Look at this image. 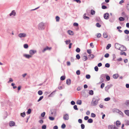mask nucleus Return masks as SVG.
Returning a JSON list of instances; mask_svg holds the SVG:
<instances>
[{"mask_svg": "<svg viewBox=\"0 0 129 129\" xmlns=\"http://www.w3.org/2000/svg\"><path fill=\"white\" fill-rule=\"evenodd\" d=\"M100 100V98L98 96L93 97L91 102V105L92 106H95L98 104L99 101Z\"/></svg>", "mask_w": 129, "mask_h": 129, "instance_id": "f257e3e1", "label": "nucleus"}, {"mask_svg": "<svg viewBox=\"0 0 129 129\" xmlns=\"http://www.w3.org/2000/svg\"><path fill=\"white\" fill-rule=\"evenodd\" d=\"M38 28L40 30L44 29L45 28L44 23L43 22L40 23L38 25Z\"/></svg>", "mask_w": 129, "mask_h": 129, "instance_id": "f03ea898", "label": "nucleus"}, {"mask_svg": "<svg viewBox=\"0 0 129 129\" xmlns=\"http://www.w3.org/2000/svg\"><path fill=\"white\" fill-rule=\"evenodd\" d=\"M18 36L20 38H24L27 36V35L25 33H22L19 34Z\"/></svg>", "mask_w": 129, "mask_h": 129, "instance_id": "7ed1b4c3", "label": "nucleus"}, {"mask_svg": "<svg viewBox=\"0 0 129 129\" xmlns=\"http://www.w3.org/2000/svg\"><path fill=\"white\" fill-rule=\"evenodd\" d=\"M37 51L36 50H30L29 51V53L31 56L37 53Z\"/></svg>", "mask_w": 129, "mask_h": 129, "instance_id": "20e7f679", "label": "nucleus"}, {"mask_svg": "<svg viewBox=\"0 0 129 129\" xmlns=\"http://www.w3.org/2000/svg\"><path fill=\"white\" fill-rule=\"evenodd\" d=\"M108 129H118V128L113 125H109L108 126Z\"/></svg>", "mask_w": 129, "mask_h": 129, "instance_id": "39448f33", "label": "nucleus"}, {"mask_svg": "<svg viewBox=\"0 0 129 129\" xmlns=\"http://www.w3.org/2000/svg\"><path fill=\"white\" fill-rule=\"evenodd\" d=\"M63 119L65 120H68L69 119V115L68 114H66L64 115Z\"/></svg>", "mask_w": 129, "mask_h": 129, "instance_id": "423d86ee", "label": "nucleus"}, {"mask_svg": "<svg viewBox=\"0 0 129 129\" xmlns=\"http://www.w3.org/2000/svg\"><path fill=\"white\" fill-rule=\"evenodd\" d=\"M121 45L118 43H116L115 45V47L116 49L120 50Z\"/></svg>", "mask_w": 129, "mask_h": 129, "instance_id": "0eeeda50", "label": "nucleus"}, {"mask_svg": "<svg viewBox=\"0 0 129 129\" xmlns=\"http://www.w3.org/2000/svg\"><path fill=\"white\" fill-rule=\"evenodd\" d=\"M23 56L27 59H29L30 58L32 57V56H31L30 54H23Z\"/></svg>", "mask_w": 129, "mask_h": 129, "instance_id": "6e6552de", "label": "nucleus"}, {"mask_svg": "<svg viewBox=\"0 0 129 129\" xmlns=\"http://www.w3.org/2000/svg\"><path fill=\"white\" fill-rule=\"evenodd\" d=\"M104 18L105 19L107 20L109 18V14L107 13H106L104 14Z\"/></svg>", "mask_w": 129, "mask_h": 129, "instance_id": "1a4fd4ad", "label": "nucleus"}, {"mask_svg": "<svg viewBox=\"0 0 129 129\" xmlns=\"http://www.w3.org/2000/svg\"><path fill=\"white\" fill-rule=\"evenodd\" d=\"M126 49L125 47L122 45H121L120 50L122 51H126Z\"/></svg>", "mask_w": 129, "mask_h": 129, "instance_id": "9d476101", "label": "nucleus"}, {"mask_svg": "<svg viewBox=\"0 0 129 129\" xmlns=\"http://www.w3.org/2000/svg\"><path fill=\"white\" fill-rule=\"evenodd\" d=\"M16 13L15 12V10H13L11 13L9 15L10 16H11L12 15H13L14 16H15Z\"/></svg>", "mask_w": 129, "mask_h": 129, "instance_id": "9b49d317", "label": "nucleus"}, {"mask_svg": "<svg viewBox=\"0 0 129 129\" xmlns=\"http://www.w3.org/2000/svg\"><path fill=\"white\" fill-rule=\"evenodd\" d=\"M15 125V122L13 121H11L10 122L9 125L10 126H14Z\"/></svg>", "mask_w": 129, "mask_h": 129, "instance_id": "f8f14e48", "label": "nucleus"}, {"mask_svg": "<svg viewBox=\"0 0 129 129\" xmlns=\"http://www.w3.org/2000/svg\"><path fill=\"white\" fill-rule=\"evenodd\" d=\"M104 75L102 74L101 75L100 77V79L101 80V83H102L104 82V80L103 79V78L104 77Z\"/></svg>", "mask_w": 129, "mask_h": 129, "instance_id": "ddd939ff", "label": "nucleus"}, {"mask_svg": "<svg viewBox=\"0 0 129 129\" xmlns=\"http://www.w3.org/2000/svg\"><path fill=\"white\" fill-rule=\"evenodd\" d=\"M125 104L127 107L129 108V100H126L125 102Z\"/></svg>", "mask_w": 129, "mask_h": 129, "instance_id": "4468645a", "label": "nucleus"}, {"mask_svg": "<svg viewBox=\"0 0 129 129\" xmlns=\"http://www.w3.org/2000/svg\"><path fill=\"white\" fill-rule=\"evenodd\" d=\"M110 86L109 85H108L107 86H106L105 88V90L107 92L108 91L109 89L110 88Z\"/></svg>", "mask_w": 129, "mask_h": 129, "instance_id": "2eb2a0df", "label": "nucleus"}, {"mask_svg": "<svg viewBox=\"0 0 129 129\" xmlns=\"http://www.w3.org/2000/svg\"><path fill=\"white\" fill-rule=\"evenodd\" d=\"M67 32L68 34L70 35H73L74 34L73 32L70 30H68Z\"/></svg>", "mask_w": 129, "mask_h": 129, "instance_id": "dca6fc26", "label": "nucleus"}, {"mask_svg": "<svg viewBox=\"0 0 129 129\" xmlns=\"http://www.w3.org/2000/svg\"><path fill=\"white\" fill-rule=\"evenodd\" d=\"M66 83L68 85H70L71 84V80L70 79H67L66 80Z\"/></svg>", "mask_w": 129, "mask_h": 129, "instance_id": "f3484780", "label": "nucleus"}, {"mask_svg": "<svg viewBox=\"0 0 129 129\" xmlns=\"http://www.w3.org/2000/svg\"><path fill=\"white\" fill-rule=\"evenodd\" d=\"M125 113L127 116H129V110H126L124 111Z\"/></svg>", "mask_w": 129, "mask_h": 129, "instance_id": "a211bd4d", "label": "nucleus"}, {"mask_svg": "<svg viewBox=\"0 0 129 129\" xmlns=\"http://www.w3.org/2000/svg\"><path fill=\"white\" fill-rule=\"evenodd\" d=\"M118 77V74H115L113 75V77L115 79H116Z\"/></svg>", "mask_w": 129, "mask_h": 129, "instance_id": "6ab92c4d", "label": "nucleus"}, {"mask_svg": "<svg viewBox=\"0 0 129 129\" xmlns=\"http://www.w3.org/2000/svg\"><path fill=\"white\" fill-rule=\"evenodd\" d=\"M88 57L89 59H93L94 58V56L93 54H89L88 55Z\"/></svg>", "mask_w": 129, "mask_h": 129, "instance_id": "aec40b11", "label": "nucleus"}, {"mask_svg": "<svg viewBox=\"0 0 129 129\" xmlns=\"http://www.w3.org/2000/svg\"><path fill=\"white\" fill-rule=\"evenodd\" d=\"M82 59L84 61H85L87 59V56H84L82 57Z\"/></svg>", "mask_w": 129, "mask_h": 129, "instance_id": "412c9836", "label": "nucleus"}, {"mask_svg": "<svg viewBox=\"0 0 129 129\" xmlns=\"http://www.w3.org/2000/svg\"><path fill=\"white\" fill-rule=\"evenodd\" d=\"M89 94L90 95H92L93 94V91L92 90H90L89 91Z\"/></svg>", "mask_w": 129, "mask_h": 129, "instance_id": "4be33fe9", "label": "nucleus"}, {"mask_svg": "<svg viewBox=\"0 0 129 129\" xmlns=\"http://www.w3.org/2000/svg\"><path fill=\"white\" fill-rule=\"evenodd\" d=\"M81 103L82 101H81L80 100H78L77 102V104L80 105L81 104Z\"/></svg>", "mask_w": 129, "mask_h": 129, "instance_id": "5701e85b", "label": "nucleus"}, {"mask_svg": "<svg viewBox=\"0 0 129 129\" xmlns=\"http://www.w3.org/2000/svg\"><path fill=\"white\" fill-rule=\"evenodd\" d=\"M119 20L120 21H123L125 19L122 17H120L119 18Z\"/></svg>", "mask_w": 129, "mask_h": 129, "instance_id": "b1692460", "label": "nucleus"}, {"mask_svg": "<svg viewBox=\"0 0 129 129\" xmlns=\"http://www.w3.org/2000/svg\"><path fill=\"white\" fill-rule=\"evenodd\" d=\"M111 46V45L110 44H108L106 47V48L107 49H108Z\"/></svg>", "mask_w": 129, "mask_h": 129, "instance_id": "393cba45", "label": "nucleus"}, {"mask_svg": "<svg viewBox=\"0 0 129 129\" xmlns=\"http://www.w3.org/2000/svg\"><path fill=\"white\" fill-rule=\"evenodd\" d=\"M103 37L104 38H106L108 37V35L107 33H104L103 34Z\"/></svg>", "mask_w": 129, "mask_h": 129, "instance_id": "a878e982", "label": "nucleus"}, {"mask_svg": "<svg viewBox=\"0 0 129 129\" xmlns=\"http://www.w3.org/2000/svg\"><path fill=\"white\" fill-rule=\"evenodd\" d=\"M21 116L22 117H24L25 116V112H23V113H21L20 114Z\"/></svg>", "mask_w": 129, "mask_h": 129, "instance_id": "bb28decb", "label": "nucleus"}, {"mask_svg": "<svg viewBox=\"0 0 129 129\" xmlns=\"http://www.w3.org/2000/svg\"><path fill=\"white\" fill-rule=\"evenodd\" d=\"M31 110L30 109H29L26 112L27 114H29L31 113Z\"/></svg>", "mask_w": 129, "mask_h": 129, "instance_id": "cd10ccee", "label": "nucleus"}, {"mask_svg": "<svg viewBox=\"0 0 129 129\" xmlns=\"http://www.w3.org/2000/svg\"><path fill=\"white\" fill-rule=\"evenodd\" d=\"M121 124L120 122L118 121H117L116 122V125L117 126H119Z\"/></svg>", "mask_w": 129, "mask_h": 129, "instance_id": "c85d7f7f", "label": "nucleus"}, {"mask_svg": "<svg viewBox=\"0 0 129 129\" xmlns=\"http://www.w3.org/2000/svg\"><path fill=\"white\" fill-rule=\"evenodd\" d=\"M95 11L93 10H91V14L92 15H94L95 14Z\"/></svg>", "mask_w": 129, "mask_h": 129, "instance_id": "c756f323", "label": "nucleus"}, {"mask_svg": "<svg viewBox=\"0 0 129 129\" xmlns=\"http://www.w3.org/2000/svg\"><path fill=\"white\" fill-rule=\"evenodd\" d=\"M23 47L25 49H27L28 48V46L27 44H25L23 45Z\"/></svg>", "mask_w": 129, "mask_h": 129, "instance_id": "7c9ffc66", "label": "nucleus"}, {"mask_svg": "<svg viewBox=\"0 0 129 129\" xmlns=\"http://www.w3.org/2000/svg\"><path fill=\"white\" fill-rule=\"evenodd\" d=\"M87 122L89 123H92L93 122V120L91 118L88 119Z\"/></svg>", "mask_w": 129, "mask_h": 129, "instance_id": "2f4dec72", "label": "nucleus"}, {"mask_svg": "<svg viewBox=\"0 0 129 129\" xmlns=\"http://www.w3.org/2000/svg\"><path fill=\"white\" fill-rule=\"evenodd\" d=\"M49 119L53 121L54 119V118L53 117H51L49 116Z\"/></svg>", "mask_w": 129, "mask_h": 129, "instance_id": "473e14b6", "label": "nucleus"}, {"mask_svg": "<svg viewBox=\"0 0 129 129\" xmlns=\"http://www.w3.org/2000/svg\"><path fill=\"white\" fill-rule=\"evenodd\" d=\"M55 19L56 22H58L59 21L60 18L59 16H56Z\"/></svg>", "mask_w": 129, "mask_h": 129, "instance_id": "72a5a7b5", "label": "nucleus"}, {"mask_svg": "<svg viewBox=\"0 0 129 129\" xmlns=\"http://www.w3.org/2000/svg\"><path fill=\"white\" fill-rule=\"evenodd\" d=\"M15 85V84L13 83H12L11 85V86H13V88L14 89H15L17 87L16 86H14Z\"/></svg>", "mask_w": 129, "mask_h": 129, "instance_id": "f704fd0d", "label": "nucleus"}, {"mask_svg": "<svg viewBox=\"0 0 129 129\" xmlns=\"http://www.w3.org/2000/svg\"><path fill=\"white\" fill-rule=\"evenodd\" d=\"M112 56L113 58L112 60L113 61H115V59L116 58L115 55V54H113L112 55Z\"/></svg>", "mask_w": 129, "mask_h": 129, "instance_id": "c9c22d12", "label": "nucleus"}, {"mask_svg": "<svg viewBox=\"0 0 129 129\" xmlns=\"http://www.w3.org/2000/svg\"><path fill=\"white\" fill-rule=\"evenodd\" d=\"M42 93L43 92L41 90H39L38 92V94L40 95H41Z\"/></svg>", "mask_w": 129, "mask_h": 129, "instance_id": "e433bc0d", "label": "nucleus"}, {"mask_svg": "<svg viewBox=\"0 0 129 129\" xmlns=\"http://www.w3.org/2000/svg\"><path fill=\"white\" fill-rule=\"evenodd\" d=\"M106 79L107 81H109L110 80V77L108 75H107L106 76Z\"/></svg>", "mask_w": 129, "mask_h": 129, "instance_id": "4c0bfd02", "label": "nucleus"}, {"mask_svg": "<svg viewBox=\"0 0 129 129\" xmlns=\"http://www.w3.org/2000/svg\"><path fill=\"white\" fill-rule=\"evenodd\" d=\"M66 127V125L64 124H63L61 126V127L62 128L64 129V128Z\"/></svg>", "mask_w": 129, "mask_h": 129, "instance_id": "58836bf2", "label": "nucleus"}, {"mask_svg": "<svg viewBox=\"0 0 129 129\" xmlns=\"http://www.w3.org/2000/svg\"><path fill=\"white\" fill-rule=\"evenodd\" d=\"M45 112H43L41 114V116H42V117H44L45 115Z\"/></svg>", "mask_w": 129, "mask_h": 129, "instance_id": "ea45409f", "label": "nucleus"}, {"mask_svg": "<svg viewBox=\"0 0 129 129\" xmlns=\"http://www.w3.org/2000/svg\"><path fill=\"white\" fill-rule=\"evenodd\" d=\"M43 98V96H41L40 97L39 99L38 100L37 102H39L41 101Z\"/></svg>", "mask_w": 129, "mask_h": 129, "instance_id": "a19ab883", "label": "nucleus"}, {"mask_svg": "<svg viewBox=\"0 0 129 129\" xmlns=\"http://www.w3.org/2000/svg\"><path fill=\"white\" fill-rule=\"evenodd\" d=\"M80 49L78 48H77L76 50V51L78 53L80 52Z\"/></svg>", "mask_w": 129, "mask_h": 129, "instance_id": "79ce46f5", "label": "nucleus"}, {"mask_svg": "<svg viewBox=\"0 0 129 129\" xmlns=\"http://www.w3.org/2000/svg\"><path fill=\"white\" fill-rule=\"evenodd\" d=\"M65 79V77L64 76H62L60 77V80H63Z\"/></svg>", "mask_w": 129, "mask_h": 129, "instance_id": "37998d69", "label": "nucleus"}, {"mask_svg": "<svg viewBox=\"0 0 129 129\" xmlns=\"http://www.w3.org/2000/svg\"><path fill=\"white\" fill-rule=\"evenodd\" d=\"M76 57L78 59H79L80 58V57L79 54H77L76 56Z\"/></svg>", "mask_w": 129, "mask_h": 129, "instance_id": "c03bdc74", "label": "nucleus"}, {"mask_svg": "<svg viewBox=\"0 0 129 129\" xmlns=\"http://www.w3.org/2000/svg\"><path fill=\"white\" fill-rule=\"evenodd\" d=\"M91 116L92 117L94 118L96 116V115L95 114L92 113L91 114Z\"/></svg>", "mask_w": 129, "mask_h": 129, "instance_id": "a18cd8bd", "label": "nucleus"}, {"mask_svg": "<svg viewBox=\"0 0 129 129\" xmlns=\"http://www.w3.org/2000/svg\"><path fill=\"white\" fill-rule=\"evenodd\" d=\"M124 32L125 34H127L129 33V31L127 30H125L124 31Z\"/></svg>", "mask_w": 129, "mask_h": 129, "instance_id": "49530a36", "label": "nucleus"}, {"mask_svg": "<svg viewBox=\"0 0 129 129\" xmlns=\"http://www.w3.org/2000/svg\"><path fill=\"white\" fill-rule=\"evenodd\" d=\"M110 98L109 97H107L105 98L104 99V100L105 101H108L110 100Z\"/></svg>", "mask_w": 129, "mask_h": 129, "instance_id": "de8ad7c7", "label": "nucleus"}, {"mask_svg": "<svg viewBox=\"0 0 129 129\" xmlns=\"http://www.w3.org/2000/svg\"><path fill=\"white\" fill-rule=\"evenodd\" d=\"M74 2H76L77 3L80 4L81 3V1L80 0H74Z\"/></svg>", "mask_w": 129, "mask_h": 129, "instance_id": "09e8293b", "label": "nucleus"}, {"mask_svg": "<svg viewBox=\"0 0 129 129\" xmlns=\"http://www.w3.org/2000/svg\"><path fill=\"white\" fill-rule=\"evenodd\" d=\"M90 77V76L89 75H87L86 76V78L87 79H89Z\"/></svg>", "mask_w": 129, "mask_h": 129, "instance_id": "8fccbe9b", "label": "nucleus"}, {"mask_svg": "<svg viewBox=\"0 0 129 129\" xmlns=\"http://www.w3.org/2000/svg\"><path fill=\"white\" fill-rule=\"evenodd\" d=\"M81 126L82 129H84V128L85 126L84 124H81Z\"/></svg>", "mask_w": 129, "mask_h": 129, "instance_id": "3c124183", "label": "nucleus"}, {"mask_svg": "<svg viewBox=\"0 0 129 129\" xmlns=\"http://www.w3.org/2000/svg\"><path fill=\"white\" fill-rule=\"evenodd\" d=\"M96 25L97 27H100L101 26V25L98 23H97L96 24Z\"/></svg>", "mask_w": 129, "mask_h": 129, "instance_id": "603ef678", "label": "nucleus"}, {"mask_svg": "<svg viewBox=\"0 0 129 129\" xmlns=\"http://www.w3.org/2000/svg\"><path fill=\"white\" fill-rule=\"evenodd\" d=\"M110 66V64L108 63H106L105 64V67L107 68H109Z\"/></svg>", "mask_w": 129, "mask_h": 129, "instance_id": "864d4df0", "label": "nucleus"}, {"mask_svg": "<svg viewBox=\"0 0 129 129\" xmlns=\"http://www.w3.org/2000/svg\"><path fill=\"white\" fill-rule=\"evenodd\" d=\"M120 54L121 55H124L125 56H126V53L125 52H121L120 53Z\"/></svg>", "mask_w": 129, "mask_h": 129, "instance_id": "5fc2aeb1", "label": "nucleus"}, {"mask_svg": "<svg viewBox=\"0 0 129 129\" xmlns=\"http://www.w3.org/2000/svg\"><path fill=\"white\" fill-rule=\"evenodd\" d=\"M9 81L8 82V83H10L11 82H12L13 81V79L11 78H10L9 79Z\"/></svg>", "mask_w": 129, "mask_h": 129, "instance_id": "6e6d98bb", "label": "nucleus"}, {"mask_svg": "<svg viewBox=\"0 0 129 129\" xmlns=\"http://www.w3.org/2000/svg\"><path fill=\"white\" fill-rule=\"evenodd\" d=\"M105 86V84L104 83H102L101 85V88L102 89H103Z\"/></svg>", "mask_w": 129, "mask_h": 129, "instance_id": "4d7b16f0", "label": "nucleus"}, {"mask_svg": "<svg viewBox=\"0 0 129 129\" xmlns=\"http://www.w3.org/2000/svg\"><path fill=\"white\" fill-rule=\"evenodd\" d=\"M70 60L71 62H73L75 60L74 59L73 57H71L70 58Z\"/></svg>", "mask_w": 129, "mask_h": 129, "instance_id": "13d9d810", "label": "nucleus"}, {"mask_svg": "<svg viewBox=\"0 0 129 129\" xmlns=\"http://www.w3.org/2000/svg\"><path fill=\"white\" fill-rule=\"evenodd\" d=\"M83 18L84 19L87 20H88L90 18L89 17L86 16H84Z\"/></svg>", "mask_w": 129, "mask_h": 129, "instance_id": "bf43d9fd", "label": "nucleus"}, {"mask_svg": "<svg viewBox=\"0 0 129 129\" xmlns=\"http://www.w3.org/2000/svg\"><path fill=\"white\" fill-rule=\"evenodd\" d=\"M46 126L45 125H43L42 127V129H46Z\"/></svg>", "mask_w": 129, "mask_h": 129, "instance_id": "052dcab7", "label": "nucleus"}, {"mask_svg": "<svg viewBox=\"0 0 129 129\" xmlns=\"http://www.w3.org/2000/svg\"><path fill=\"white\" fill-rule=\"evenodd\" d=\"M109 54L108 53L104 55L105 57L106 58H108L109 57Z\"/></svg>", "mask_w": 129, "mask_h": 129, "instance_id": "680f3d73", "label": "nucleus"}, {"mask_svg": "<svg viewBox=\"0 0 129 129\" xmlns=\"http://www.w3.org/2000/svg\"><path fill=\"white\" fill-rule=\"evenodd\" d=\"M73 108L74 109L76 110H78V108H77V106L76 105H75L74 107Z\"/></svg>", "mask_w": 129, "mask_h": 129, "instance_id": "e2e57ef3", "label": "nucleus"}, {"mask_svg": "<svg viewBox=\"0 0 129 129\" xmlns=\"http://www.w3.org/2000/svg\"><path fill=\"white\" fill-rule=\"evenodd\" d=\"M76 74L78 75H79L80 74V71L79 70H78L76 72Z\"/></svg>", "mask_w": 129, "mask_h": 129, "instance_id": "0e129e2a", "label": "nucleus"}, {"mask_svg": "<svg viewBox=\"0 0 129 129\" xmlns=\"http://www.w3.org/2000/svg\"><path fill=\"white\" fill-rule=\"evenodd\" d=\"M87 52L89 54H90L91 53V50L90 49H88L87 50Z\"/></svg>", "mask_w": 129, "mask_h": 129, "instance_id": "69168bd1", "label": "nucleus"}, {"mask_svg": "<svg viewBox=\"0 0 129 129\" xmlns=\"http://www.w3.org/2000/svg\"><path fill=\"white\" fill-rule=\"evenodd\" d=\"M94 70L96 71H98V68L97 66L94 67Z\"/></svg>", "mask_w": 129, "mask_h": 129, "instance_id": "338daca9", "label": "nucleus"}, {"mask_svg": "<svg viewBox=\"0 0 129 129\" xmlns=\"http://www.w3.org/2000/svg\"><path fill=\"white\" fill-rule=\"evenodd\" d=\"M126 8L127 10L129 11V4H127L126 5Z\"/></svg>", "mask_w": 129, "mask_h": 129, "instance_id": "774afa93", "label": "nucleus"}]
</instances>
